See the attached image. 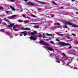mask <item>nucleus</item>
<instances>
[{"mask_svg":"<svg viewBox=\"0 0 78 78\" xmlns=\"http://www.w3.org/2000/svg\"><path fill=\"white\" fill-rule=\"evenodd\" d=\"M55 58L56 60H59V61H62V62L64 63V65L66 64L67 66H68L70 63H71V61H72V58L70 57L68 58L66 60H64L63 59H59V57L58 56H56Z\"/></svg>","mask_w":78,"mask_h":78,"instance_id":"obj_1","label":"nucleus"},{"mask_svg":"<svg viewBox=\"0 0 78 78\" xmlns=\"http://www.w3.org/2000/svg\"><path fill=\"white\" fill-rule=\"evenodd\" d=\"M64 23L66 25H72V27H73L74 28H76L77 27H78V25L73 24V23L70 22H66Z\"/></svg>","mask_w":78,"mask_h":78,"instance_id":"obj_2","label":"nucleus"},{"mask_svg":"<svg viewBox=\"0 0 78 78\" xmlns=\"http://www.w3.org/2000/svg\"><path fill=\"white\" fill-rule=\"evenodd\" d=\"M29 38L31 40H33V41H36L37 39V37L36 35H34V36H31L29 37Z\"/></svg>","mask_w":78,"mask_h":78,"instance_id":"obj_3","label":"nucleus"},{"mask_svg":"<svg viewBox=\"0 0 78 78\" xmlns=\"http://www.w3.org/2000/svg\"><path fill=\"white\" fill-rule=\"evenodd\" d=\"M5 34L6 35H8L9 36L10 38H12V37H13V36L12 35V34H11V33H9V32H5Z\"/></svg>","mask_w":78,"mask_h":78,"instance_id":"obj_4","label":"nucleus"},{"mask_svg":"<svg viewBox=\"0 0 78 78\" xmlns=\"http://www.w3.org/2000/svg\"><path fill=\"white\" fill-rule=\"evenodd\" d=\"M20 36H22V34H24V36H26L27 34V31H25L24 32H22L20 33Z\"/></svg>","mask_w":78,"mask_h":78,"instance_id":"obj_5","label":"nucleus"},{"mask_svg":"<svg viewBox=\"0 0 78 78\" xmlns=\"http://www.w3.org/2000/svg\"><path fill=\"white\" fill-rule=\"evenodd\" d=\"M59 44H60V45H64L65 46H66V45H69V46H70L71 45L68 44V43H66L65 42H60L59 43Z\"/></svg>","mask_w":78,"mask_h":78,"instance_id":"obj_6","label":"nucleus"},{"mask_svg":"<svg viewBox=\"0 0 78 78\" xmlns=\"http://www.w3.org/2000/svg\"><path fill=\"white\" fill-rule=\"evenodd\" d=\"M40 44H42L43 45H46V46H49V44H48L47 43H44V41H42L39 42Z\"/></svg>","mask_w":78,"mask_h":78,"instance_id":"obj_7","label":"nucleus"},{"mask_svg":"<svg viewBox=\"0 0 78 78\" xmlns=\"http://www.w3.org/2000/svg\"><path fill=\"white\" fill-rule=\"evenodd\" d=\"M44 48H45L46 50H47L48 49L49 50H50V51H52L53 50V48H51L48 47H46L45 46H44Z\"/></svg>","mask_w":78,"mask_h":78,"instance_id":"obj_8","label":"nucleus"},{"mask_svg":"<svg viewBox=\"0 0 78 78\" xmlns=\"http://www.w3.org/2000/svg\"><path fill=\"white\" fill-rule=\"evenodd\" d=\"M28 5H31V6H35L36 5L34 4V3H31V2H28L27 3Z\"/></svg>","mask_w":78,"mask_h":78,"instance_id":"obj_9","label":"nucleus"},{"mask_svg":"<svg viewBox=\"0 0 78 78\" xmlns=\"http://www.w3.org/2000/svg\"><path fill=\"white\" fill-rule=\"evenodd\" d=\"M21 30H27L28 31V30H30V28L28 27L23 28H21Z\"/></svg>","mask_w":78,"mask_h":78,"instance_id":"obj_10","label":"nucleus"},{"mask_svg":"<svg viewBox=\"0 0 78 78\" xmlns=\"http://www.w3.org/2000/svg\"><path fill=\"white\" fill-rule=\"evenodd\" d=\"M20 27V25H16L14 26L13 27V28L14 29L15 28H19Z\"/></svg>","mask_w":78,"mask_h":78,"instance_id":"obj_11","label":"nucleus"},{"mask_svg":"<svg viewBox=\"0 0 78 78\" xmlns=\"http://www.w3.org/2000/svg\"><path fill=\"white\" fill-rule=\"evenodd\" d=\"M37 2L38 3H41V4H46V3H44L42 2L39 1L37 0Z\"/></svg>","mask_w":78,"mask_h":78,"instance_id":"obj_12","label":"nucleus"},{"mask_svg":"<svg viewBox=\"0 0 78 78\" xmlns=\"http://www.w3.org/2000/svg\"><path fill=\"white\" fill-rule=\"evenodd\" d=\"M10 8H11V9H12V11H16V9L14 8H13V7H12L11 6H10Z\"/></svg>","mask_w":78,"mask_h":78,"instance_id":"obj_13","label":"nucleus"},{"mask_svg":"<svg viewBox=\"0 0 78 78\" xmlns=\"http://www.w3.org/2000/svg\"><path fill=\"white\" fill-rule=\"evenodd\" d=\"M18 22H23V21L22 20H18Z\"/></svg>","mask_w":78,"mask_h":78,"instance_id":"obj_14","label":"nucleus"},{"mask_svg":"<svg viewBox=\"0 0 78 78\" xmlns=\"http://www.w3.org/2000/svg\"><path fill=\"white\" fill-rule=\"evenodd\" d=\"M46 35L48 36H51L52 35V34H48V33H46Z\"/></svg>","mask_w":78,"mask_h":78,"instance_id":"obj_15","label":"nucleus"},{"mask_svg":"<svg viewBox=\"0 0 78 78\" xmlns=\"http://www.w3.org/2000/svg\"><path fill=\"white\" fill-rule=\"evenodd\" d=\"M17 16H18V15H13L12 16V18H14V17H16Z\"/></svg>","mask_w":78,"mask_h":78,"instance_id":"obj_16","label":"nucleus"},{"mask_svg":"<svg viewBox=\"0 0 78 78\" xmlns=\"http://www.w3.org/2000/svg\"><path fill=\"white\" fill-rule=\"evenodd\" d=\"M31 16H32V17H35V18L37 17V16H35V15L33 14H31Z\"/></svg>","mask_w":78,"mask_h":78,"instance_id":"obj_17","label":"nucleus"},{"mask_svg":"<svg viewBox=\"0 0 78 78\" xmlns=\"http://www.w3.org/2000/svg\"><path fill=\"white\" fill-rule=\"evenodd\" d=\"M10 25H9V27H13L14 26V24H10Z\"/></svg>","mask_w":78,"mask_h":78,"instance_id":"obj_18","label":"nucleus"},{"mask_svg":"<svg viewBox=\"0 0 78 78\" xmlns=\"http://www.w3.org/2000/svg\"><path fill=\"white\" fill-rule=\"evenodd\" d=\"M0 31H2V32H5V29H2L0 30Z\"/></svg>","mask_w":78,"mask_h":78,"instance_id":"obj_19","label":"nucleus"},{"mask_svg":"<svg viewBox=\"0 0 78 78\" xmlns=\"http://www.w3.org/2000/svg\"><path fill=\"white\" fill-rule=\"evenodd\" d=\"M23 22H25V23H28V22H30V21L29 20H27L26 21H23Z\"/></svg>","mask_w":78,"mask_h":78,"instance_id":"obj_20","label":"nucleus"},{"mask_svg":"<svg viewBox=\"0 0 78 78\" xmlns=\"http://www.w3.org/2000/svg\"><path fill=\"white\" fill-rule=\"evenodd\" d=\"M64 26L65 27H63V28H68V27H67V26L66 25H64Z\"/></svg>","mask_w":78,"mask_h":78,"instance_id":"obj_21","label":"nucleus"},{"mask_svg":"<svg viewBox=\"0 0 78 78\" xmlns=\"http://www.w3.org/2000/svg\"><path fill=\"white\" fill-rule=\"evenodd\" d=\"M59 61L60 60H57L56 62L57 63H60V61Z\"/></svg>","mask_w":78,"mask_h":78,"instance_id":"obj_22","label":"nucleus"},{"mask_svg":"<svg viewBox=\"0 0 78 78\" xmlns=\"http://www.w3.org/2000/svg\"><path fill=\"white\" fill-rule=\"evenodd\" d=\"M54 25H60V24L58 23H55V24H54Z\"/></svg>","mask_w":78,"mask_h":78,"instance_id":"obj_23","label":"nucleus"},{"mask_svg":"<svg viewBox=\"0 0 78 78\" xmlns=\"http://www.w3.org/2000/svg\"><path fill=\"white\" fill-rule=\"evenodd\" d=\"M35 28H39V27L38 26H35L34 27Z\"/></svg>","mask_w":78,"mask_h":78,"instance_id":"obj_24","label":"nucleus"},{"mask_svg":"<svg viewBox=\"0 0 78 78\" xmlns=\"http://www.w3.org/2000/svg\"><path fill=\"white\" fill-rule=\"evenodd\" d=\"M54 56V54H50L49 55V56L51 57H52Z\"/></svg>","mask_w":78,"mask_h":78,"instance_id":"obj_25","label":"nucleus"},{"mask_svg":"<svg viewBox=\"0 0 78 78\" xmlns=\"http://www.w3.org/2000/svg\"><path fill=\"white\" fill-rule=\"evenodd\" d=\"M5 21H6L8 22H9V20H8L6 18L5 19Z\"/></svg>","mask_w":78,"mask_h":78,"instance_id":"obj_26","label":"nucleus"},{"mask_svg":"<svg viewBox=\"0 0 78 78\" xmlns=\"http://www.w3.org/2000/svg\"><path fill=\"white\" fill-rule=\"evenodd\" d=\"M13 30H14V31H19V30L18 29H13Z\"/></svg>","mask_w":78,"mask_h":78,"instance_id":"obj_27","label":"nucleus"},{"mask_svg":"<svg viewBox=\"0 0 78 78\" xmlns=\"http://www.w3.org/2000/svg\"><path fill=\"white\" fill-rule=\"evenodd\" d=\"M30 25H32V24L36 25V24H37V23H30Z\"/></svg>","mask_w":78,"mask_h":78,"instance_id":"obj_28","label":"nucleus"},{"mask_svg":"<svg viewBox=\"0 0 78 78\" xmlns=\"http://www.w3.org/2000/svg\"><path fill=\"white\" fill-rule=\"evenodd\" d=\"M58 35L59 36H63V34H59V33H58Z\"/></svg>","mask_w":78,"mask_h":78,"instance_id":"obj_29","label":"nucleus"},{"mask_svg":"<svg viewBox=\"0 0 78 78\" xmlns=\"http://www.w3.org/2000/svg\"><path fill=\"white\" fill-rule=\"evenodd\" d=\"M9 2H14V0H8Z\"/></svg>","mask_w":78,"mask_h":78,"instance_id":"obj_30","label":"nucleus"},{"mask_svg":"<svg viewBox=\"0 0 78 78\" xmlns=\"http://www.w3.org/2000/svg\"><path fill=\"white\" fill-rule=\"evenodd\" d=\"M30 34L32 35H34V32H31Z\"/></svg>","mask_w":78,"mask_h":78,"instance_id":"obj_31","label":"nucleus"},{"mask_svg":"<svg viewBox=\"0 0 78 78\" xmlns=\"http://www.w3.org/2000/svg\"><path fill=\"white\" fill-rule=\"evenodd\" d=\"M56 26V27L55 28V29H56V28H58V27H60V28L61 27V26Z\"/></svg>","mask_w":78,"mask_h":78,"instance_id":"obj_32","label":"nucleus"},{"mask_svg":"<svg viewBox=\"0 0 78 78\" xmlns=\"http://www.w3.org/2000/svg\"><path fill=\"white\" fill-rule=\"evenodd\" d=\"M50 43H51V44H54V42L52 41H50Z\"/></svg>","mask_w":78,"mask_h":78,"instance_id":"obj_33","label":"nucleus"},{"mask_svg":"<svg viewBox=\"0 0 78 78\" xmlns=\"http://www.w3.org/2000/svg\"><path fill=\"white\" fill-rule=\"evenodd\" d=\"M42 36V35L41 34L39 36L38 35V37H41Z\"/></svg>","mask_w":78,"mask_h":78,"instance_id":"obj_34","label":"nucleus"},{"mask_svg":"<svg viewBox=\"0 0 78 78\" xmlns=\"http://www.w3.org/2000/svg\"><path fill=\"white\" fill-rule=\"evenodd\" d=\"M52 3L54 4V5H56V4L55 3V2H54V1H52Z\"/></svg>","mask_w":78,"mask_h":78,"instance_id":"obj_35","label":"nucleus"},{"mask_svg":"<svg viewBox=\"0 0 78 78\" xmlns=\"http://www.w3.org/2000/svg\"><path fill=\"white\" fill-rule=\"evenodd\" d=\"M72 35L73 36H76V34H72Z\"/></svg>","mask_w":78,"mask_h":78,"instance_id":"obj_36","label":"nucleus"},{"mask_svg":"<svg viewBox=\"0 0 78 78\" xmlns=\"http://www.w3.org/2000/svg\"><path fill=\"white\" fill-rule=\"evenodd\" d=\"M43 38H45V34H43Z\"/></svg>","mask_w":78,"mask_h":78,"instance_id":"obj_37","label":"nucleus"},{"mask_svg":"<svg viewBox=\"0 0 78 78\" xmlns=\"http://www.w3.org/2000/svg\"><path fill=\"white\" fill-rule=\"evenodd\" d=\"M74 69H77V70L78 69V68H77V67H74Z\"/></svg>","mask_w":78,"mask_h":78,"instance_id":"obj_38","label":"nucleus"},{"mask_svg":"<svg viewBox=\"0 0 78 78\" xmlns=\"http://www.w3.org/2000/svg\"><path fill=\"white\" fill-rule=\"evenodd\" d=\"M23 17H26V16L24 14L23 15Z\"/></svg>","mask_w":78,"mask_h":78,"instance_id":"obj_39","label":"nucleus"},{"mask_svg":"<svg viewBox=\"0 0 78 78\" xmlns=\"http://www.w3.org/2000/svg\"><path fill=\"white\" fill-rule=\"evenodd\" d=\"M34 34H36V33H37V32L35 31H34Z\"/></svg>","mask_w":78,"mask_h":78,"instance_id":"obj_40","label":"nucleus"},{"mask_svg":"<svg viewBox=\"0 0 78 78\" xmlns=\"http://www.w3.org/2000/svg\"><path fill=\"white\" fill-rule=\"evenodd\" d=\"M62 55H63L64 56H66V54H65L63 53Z\"/></svg>","mask_w":78,"mask_h":78,"instance_id":"obj_41","label":"nucleus"},{"mask_svg":"<svg viewBox=\"0 0 78 78\" xmlns=\"http://www.w3.org/2000/svg\"><path fill=\"white\" fill-rule=\"evenodd\" d=\"M66 37L68 38V39H70V37H69L68 36H67Z\"/></svg>","mask_w":78,"mask_h":78,"instance_id":"obj_42","label":"nucleus"},{"mask_svg":"<svg viewBox=\"0 0 78 78\" xmlns=\"http://www.w3.org/2000/svg\"><path fill=\"white\" fill-rule=\"evenodd\" d=\"M3 9V8L2 7H0V9Z\"/></svg>","mask_w":78,"mask_h":78,"instance_id":"obj_43","label":"nucleus"},{"mask_svg":"<svg viewBox=\"0 0 78 78\" xmlns=\"http://www.w3.org/2000/svg\"><path fill=\"white\" fill-rule=\"evenodd\" d=\"M5 12H6V13L7 14H8V13H9V11H6Z\"/></svg>","mask_w":78,"mask_h":78,"instance_id":"obj_44","label":"nucleus"},{"mask_svg":"<svg viewBox=\"0 0 78 78\" xmlns=\"http://www.w3.org/2000/svg\"><path fill=\"white\" fill-rule=\"evenodd\" d=\"M3 24L4 25H6V24L5 23H3Z\"/></svg>","mask_w":78,"mask_h":78,"instance_id":"obj_45","label":"nucleus"},{"mask_svg":"<svg viewBox=\"0 0 78 78\" xmlns=\"http://www.w3.org/2000/svg\"><path fill=\"white\" fill-rule=\"evenodd\" d=\"M60 9H63V7H62L60 8Z\"/></svg>","mask_w":78,"mask_h":78,"instance_id":"obj_46","label":"nucleus"},{"mask_svg":"<svg viewBox=\"0 0 78 78\" xmlns=\"http://www.w3.org/2000/svg\"><path fill=\"white\" fill-rule=\"evenodd\" d=\"M51 17H54V15H51Z\"/></svg>","mask_w":78,"mask_h":78,"instance_id":"obj_47","label":"nucleus"},{"mask_svg":"<svg viewBox=\"0 0 78 78\" xmlns=\"http://www.w3.org/2000/svg\"><path fill=\"white\" fill-rule=\"evenodd\" d=\"M20 9H22V6L20 5Z\"/></svg>","mask_w":78,"mask_h":78,"instance_id":"obj_48","label":"nucleus"},{"mask_svg":"<svg viewBox=\"0 0 78 78\" xmlns=\"http://www.w3.org/2000/svg\"><path fill=\"white\" fill-rule=\"evenodd\" d=\"M38 9V11H39V10H41V8L38 9Z\"/></svg>","mask_w":78,"mask_h":78,"instance_id":"obj_49","label":"nucleus"},{"mask_svg":"<svg viewBox=\"0 0 78 78\" xmlns=\"http://www.w3.org/2000/svg\"><path fill=\"white\" fill-rule=\"evenodd\" d=\"M56 41H58V42H59V40H58V39H57L56 40Z\"/></svg>","mask_w":78,"mask_h":78,"instance_id":"obj_50","label":"nucleus"},{"mask_svg":"<svg viewBox=\"0 0 78 78\" xmlns=\"http://www.w3.org/2000/svg\"><path fill=\"white\" fill-rule=\"evenodd\" d=\"M17 35H18V34H15V35L16 36H17Z\"/></svg>","mask_w":78,"mask_h":78,"instance_id":"obj_51","label":"nucleus"},{"mask_svg":"<svg viewBox=\"0 0 78 78\" xmlns=\"http://www.w3.org/2000/svg\"><path fill=\"white\" fill-rule=\"evenodd\" d=\"M24 1H25V2H27V1H28V0H24Z\"/></svg>","mask_w":78,"mask_h":78,"instance_id":"obj_52","label":"nucleus"},{"mask_svg":"<svg viewBox=\"0 0 78 78\" xmlns=\"http://www.w3.org/2000/svg\"><path fill=\"white\" fill-rule=\"evenodd\" d=\"M23 11V9H21V10H20V12H22Z\"/></svg>","mask_w":78,"mask_h":78,"instance_id":"obj_53","label":"nucleus"},{"mask_svg":"<svg viewBox=\"0 0 78 78\" xmlns=\"http://www.w3.org/2000/svg\"><path fill=\"white\" fill-rule=\"evenodd\" d=\"M2 22V20H1V21H0V24H1V22Z\"/></svg>","mask_w":78,"mask_h":78,"instance_id":"obj_54","label":"nucleus"},{"mask_svg":"<svg viewBox=\"0 0 78 78\" xmlns=\"http://www.w3.org/2000/svg\"><path fill=\"white\" fill-rule=\"evenodd\" d=\"M76 43H77V44H78V41H76Z\"/></svg>","mask_w":78,"mask_h":78,"instance_id":"obj_55","label":"nucleus"},{"mask_svg":"<svg viewBox=\"0 0 78 78\" xmlns=\"http://www.w3.org/2000/svg\"><path fill=\"white\" fill-rule=\"evenodd\" d=\"M16 11H19V9H16Z\"/></svg>","mask_w":78,"mask_h":78,"instance_id":"obj_56","label":"nucleus"},{"mask_svg":"<svg viewBox=\"0 0 78 78\" xmlns=\"http://www.w3.org/2000/svg\"><path fill=\"white\" fill-rule=\"evenodd\" d=\"M71 48V47H69V48Z\"/></svg>","mask_w":78,"mask_h":78,"instance_id":"obj_57","label":"nucleus"},{"mask_svg":"<svg viewBox=\"0 0 78 78\" xmlns=\"http://www.w3.org/2000/svg\"><path fill=\"white\" fill-rule=\"evenodd\" d=\"M71 1H72V2H74L75 1V0H71Z\"/></svg>","mask_w":78,"mask_h":78,"instance_id":"obj_58","label":"nucleus"},{"mask_svg":"<svg viewBox=\"0 0 78 78\" xmlns=\"http://www.w3.org/2000/svg\"><path fill=\"white\" fill-rule=\"evenodd\" d=\"M68 28V30H70V29L68 27V28Z\"/></svg>","mask_w":78,"mask_h":78,"instance_id":"obj_59","label":"nucleus"},{"mask_svg":"<svg viewBox=\"0 0 78 78\" xmlns=\"http://www.w3.org/2000/svg\"><path fill=\"white\" fill-rule=\"evenodd\" d=\"M76 14H78V12H76Z\"/></svg>","mask_w":78,"mask_h":78,"instance_id":"obj_60","label":"nucleus"},{"mask_svg":"<svg viewBox=\"0 0 78 78\" xmlns=\"http://www.w3.org/2000/svg\"><path fill=\"white\" fill-rule=\"evenodd\" d=\"M71 67V68H73V67L72 66Z\"/></svg>","mask_w":78,"mask_h":78,"instance_id":"obj_61","label":"nucleus"},{"mask_svg":"<svg viewBox=\"0 0 78 78\" xmlns=\"http://www.w3.org/2000/svg\"><path fill=\"white\" fill-rule=\"evenodd\" d=\"M68 34V36H70V35H69V34Z\"/></svg>","mask_w":78,"mask_h":78,"instance_id":"obj_62","label":"nucleus"},{"mask_svg":"<svg viewBox=\"0 0 78 78\" xmlns=\"http://www.w3.org/2000/svg\"><path fill=\"white\" fill-rule=\"evenodd\" d=\"M50 22H51V23L52 22V21H50Z\"/></svg>","mask_w":78,"mask_h":78,"instance_id":"obj_63","label":"nucleus"},{"mask_svg":"<svg viewBox=\"0 0 78 78\" xmlns=\"http://www.w3.org/2000/svg\"><path fill=\"white\" fill-rule=\"evenodd\" d=\"M68 5H70V4H69V3H68Z\"/></svg>","mask_w":78,"mask_h":78,"instance_id":"obj_64","label":"nucleus"}]
</instances>
